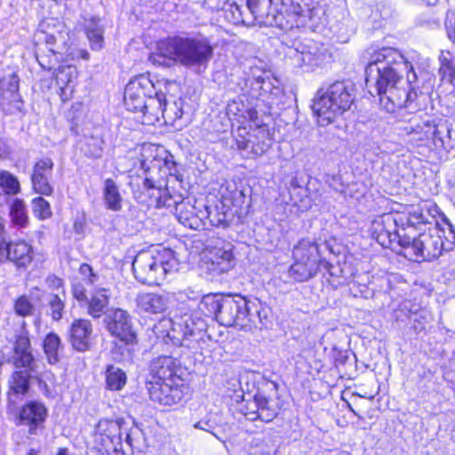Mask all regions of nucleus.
I'll return each mask as SVG.
<instances>
[{
    "instance_id": "c756f323",
    "label": "nucleus",
    "mask_w": 455,
    "mask_h": 455,
    "mask_svg": "<svg viewBox=\"0 0 455 455\" xmlns=\"http://www.w3.org/2000/svg\"><path fill=\"white\" fill-rule=\"evenodd\" d=\"M19 77L16 74L12 73L0 79V96L10 102H20Z\"/></svg>"
},
{
    "instance_id": "4d7b16f0",
    "label": "nucleus",
    "mask_w": 455,
    "mask_h": 455,
    "mask_svg": "<svg viewBox=\"0 0 455 455\" xmlns=\"http://www.w3.org/2000/svg\"><path fill=\"white\" fill-rule=\"evenodd\" d=\"M448 198L450 202L453 204L455 207V180L451 182H450L448 187Z\"/></svg>"
},
{
    "instance_id": "b1692460",
    "label": "nucleus",
    "mask_w": 455,
    "mask_h": 455,
    "mask_svg": "<svg viewBox=\"0 0 455 455\" xmlns=\"http://www.w3.org/2000/svg\"><path fill=\"white\" fill-rule=\"evenodd\" d=\"M63 297L59 294L40 293V290L35 288L30 296V315L36 311L40 312L45 307L46 302L50 307V315L53 321H60L62 318L65 308V301Z\"/></svg>"
},
{
    "instance_id": "4c0bfd02",
    "label": "nucleus",
    "mask_w": 455,
    "mask_h": 455,
    "mask_svg": "<svg viewBox=\"0 0 455 455\" xmlns=\"http://www.w3.org/2000/svg\"><path fill=\"white\" fill-rule=\"evenodd\" d=\"M0 188L8 196L17 195L20 190L18 179L8 171H0Z\"/></svg>"
},
{
    "instance_id": "a211bd4d",
    "label": "nucleus",
    "mask_w": 455,
    "mask_h": 455,
    "mask_svg": "<svg viewBox=\"0 0 455 455\" xmlns=\"http://www.w3.org/2000/svg\"><path fill=\"white\" fill-rule=\"evenodd\" d=\"M208 252L205 263L209 270L222 274L228 272L235 265V247L225 239L219 238L214 244L205 247Z\"/></svg>"
},
{
    "instance_id": "6e6552de",
    "label": "nucleus",
    "mask_w": 455,
    "mask_h": 455,
    "mask_svg": "<svg viewBox=\"0 0 455 455\" xmlns=\"http://www.w3.org/2000/svg\"><path fill=\"white\" fill-rule=\"evenodd\" d=\"M177 259L169 248L140 251L132 263L133 275L141 283L154 285L170 272L176 269Z\"/></svg>"
},
{
    "instance_id": "473e14b6",
    "label": "nucleus",
    "mask_w": 455,
    "mask_h": 455,
    "mask_svg": "<svg viewBox=\"0 0 455 455\" xmlns=\"http://www.w3.org/2000/svg\"><path fill=\"white\" fill-rule=\"evenodd\" d=\"M438 73L442 82L453 84L455 80V56L450 52H442L439 56Z\"/></svg>"
},
{
    "instance_id": "5fc2aeb1",
    "label": "nucleus",
    "mask_w": 455,
    "mask_h": 455,
    "mask_svg": "<svg viewBox=\"0 0 455 455\" xmlns=\"http://www.w3.org/2000/svg\"><path fill=\"white\" fill-rule=\"evenodd\" d=\"M28 407V402L25 403L21 410L19 411L15 415V421L17 425H26L28 421V414L27 413V408Z\"/></svg>"
},
{
    "instance_id": "ea45409f",
    "label": "nucleus",
    "mask_w": 455,
    "mask_h": 455,
    "mask_svg": "<svg viewBox=\"0 0 455 455\" xmlns=\"http://www.w3.org/2000/svg\"><path fill=\"white\" fill-rule=\"evenodd\" d=\"M50 177L51 176H42L39 172L32 173L30 180L34 192L43 196H51L53 192V188L49 182Z\"/></svg>"
},
{
    "instance_id": "58836bf2",
    "label": "nucleus",
    "mask_w": 455,
    "mask_h": 455,
    "mask_svg": "<svg viewBox=\"0 0 455 455\" xmlns=\"http://www.w3.org/2000/svg\"><path fill=\"white\" fill-rule=\"evenodd\" d=\"M10 216L12 221L20 227H25L28 221L26 204L23 200L14 199L11 204Z\"/></svg>"
},
{
    "instance_id": "4468645a",
    "label": "nucleus",
    "mask_w": 455,
    "mask_h": 455,
    "mask_svg": "<svg viewBox=\"0 0 455 455\" xmlns=\"http://www.w3.org/2000/svg\"><path fill=\"white\" fill-rule=\"evenodd\" d=\"M71 293L81 306L86 307L87 314L92 318L98 319L106 314L109 304L108 291L106 288L96 287L88 296L85 287L81 283H76L71 286Z\"/></svg>"
},
{
    "instance_id": "774afa93",
    "label": "nucleus",
    "mask_w": 455,
    "mask_h": 455,
    "mask_svg": "<svg viewBox=\"0 0 455 455\" xmlns=\"http://www.w3.org/2000/svg\"><path fill=\"white\" fill-rule=\"evenodd\" d=\"M34 323H35V326H36V328L37 331H39V329H40V321H39L38 319H36V320H35V322H34Z\"/></svg>"
},
{
    "instance_id": "69168bd1",
    "label": "nucleus",
    "mask_w": 455,
    "mask_h": 455,
    "mask_svg": "<svg viewBox=\"0 0 455 455\" xmlns=\"http://www.w3.org/2000/svg\"><path fill=\"white\" fill-rule=\"evenodd\" d=\"M79 56L82 59L86 60H88L90 59V54L87 52V50H81L80 52H79Z\"/></svg>"
},
{
    "instance_id": "6ab92c4d",
    "label": "nucleus",
    "mask_w": 455,
    "mask_h": 455,
    "mask_svg": "<svg viewBox=\"0 0 455 455\" xmlns=\"http://www.w3.org/2000/svg\"><path fill=\"white\" fill-rule=\"evenodd\" d=\"M249 315L248 300L237 295L224 299L219 323L227 327H243Z\"/></svg>"
},
{
    "instance_id": "7c9ffc66",
    "label": "nucleus",
    "mask_w": 455,
    "mask_h": 455,
    "mask_svg": "<svg viewBox=\"0 0 455 455\" xmlns=\"http://www.w3.org/2000/svg\"><path fill=\"white\" fill-rule=\"evenodd\" d=\"M43 350L46 360L50 364H55L60 361L59 350L61 347L60 336L52 331L45 335L43 339Z\"/></svg>"
},
{
    "instance_id": "f03ea898",
    "label": "nucleus",
    "mask_w": 455,
    "mask_h": 455,
    "mask_svg": "<svg viewBox=\"0 0 455 455\" xmlns=\"http://www.w3.org/2000/svg\"><path fill=\"white\" fill-rule=\"evenodd\" d=\"M441 216L444 218L434 202L401 205V210H390L372 220L371 236L384 248H392L394 243L399 247L408 246L411 238L425 231Z\"/></svg>"
},
{
    "instance_id": "c9c22d12",
    "label": "nucleus",
    "mask_w": 455,
    "mask_h": 455,
    "mask_svg": "<svg viewBox=\"0 0 455 455\" xmlns=\"http://www.w3.org/2000/svg\"><path fill=\"white\" fill-rule=\"evenodd\" d=\"M84 33L86 36L90 48L92 51L98 52L104 48V28L101 26H86L84 28Z\"/></svg>"
},
{
    "instance_id": "8fccbe9b",
    "label": "nucleus",
    "mask_w": 455,
    "mask_h": 455,
    "mask_svg": "<svg viewBox=\"0 0 455 455\" xmlns=\"http://www.w3.org/2000/svg\"><path fill=\"white\" fill-rule=\"evenodd\" d=\"M331 361L334 367L339 368L344 365L347 360V355L345 351L333 347L331 350Z\"/></svg>"
},
{
    "instance_id": "37998d69",
    "label": "nucleus",
    "mask_w": 455,
    "mask_h": 455,
    "mask_svg": "<svg viewBox=\"0 0 455 455\" xmlns=\"http://www.w3.org/2000/svg\"><path fill=\"white\" fill-rule=\"evenodd\" d=\"M36 380L41 392L44 395H50L52 391L47 382L53 386L55 383L54 375L51 371H46L42 376L36 377Z\"/></svg>"
},
{
    "instance_id": "3c124183",
    "label": "nucleus",
    "mask_w": 455,
    "mask_h": 455,
    "mask_svg": "<svg viewBox=\"0 0 455 455\" xmlns=\"http://www.w3.org/2000/svg\"><path fill=\"white\" fill-rule=\"evenodd\" d=\"M164 165L169 170V176L173 177L176 180L182 182L183 181V175L180 172L178 164L173 160H164Z\"/></svg>"
},
{
    "instance_id": "f8f14e48",
    "label": "nucleus",
    "mask_w": 455,
    "mask_h": 455,
    "mask_svg": "<svg viewBox=\"0 0 455 455\" xmlns=\"http://www.w3.org/2000/svg\"><path fill=\"white\" fill-rule=\"evenodd\" d=\"M124 418L101 419L97 425L94 434L93 450L95 452H106L115 451L122 447L123 436L130 441V434L125 427Z\"/></svg>"
},
{
    "instance_id": "dca6fc26",
    "label": "nucleus",
    "mask_w": 455,
    "mask_h": 455,
    "mask_svg": "<svg viewBox=\"0 0 455 455\" xmlns=\"http://www.w3.org/2000/svg\"><path fill=\"white\" fill-rule=\"evenodd\" d=\"M227 114L232 122L237 124L239 131L244 130L248 125H253L255 129L269 132V125L263 122V118L271 114L259 115L255 107L247 106L243 100H231L228 105Z\"/></svg>"
},
{
    "instance_id": "7ed1b4c3",
    "label": "nucleus",
    "mask_w": 455,
    "mask_h": 455,
    "mask_svg": "<svg viewBox=\"0 0 455 455\" xmlns=\"http://www.w3.org/2000/svg\"><path fill=\"white\" fill-rule=\"evenodd\" d=\"M213 52V45L204 36L175 35L157 40L149 60L164 67H172L176 63L185 67L206 66Z\"/></svg>"
},
{
    "instance_id": "bf43d9fd",
    "label": "nucleus",
    "mask_w": 455,
    "mask_h": 455,
    "mask_svg": "<svg viewBox=\"0 0 455 455\" xmlns=\"http://www.w3.org/2000/svg\"><path fill=\"white\" fill-rule=\"evenodd\" d=\"M97 455H125L124 451L122 450V447L119 449H116L115 451H106V452H97Z\"/></svg>"
},
{
    "instance_id": "c85d7f7f",
    "label": "nucleus",
    "mask_w": 455,
    "mask_h": 455,
    "mask_svg": "<svg viewBox=\"0 0 455 455\" xmlns=\"http://www.w3.org/2000/svg\"><path fill=\"white\" fill-rule=\"evenodd\" d=\"M48 410L39 402H30V435L42 432L45 428Z\"/></svg>"
},
{
    "instance_id": "4be33fe9",
    "label": "nucleus",
    "mask_w": 455,
    "mask_h": 455,
    "mask_svg": "<svg viewBox=\"0 0 455 455\" xmlns=\"http://www.w3.org/2000/svg\"><path fill=\"white\" fill-rule=\"evenodd\" d=\"M107 329L114 338L125 347H134L138 344V337L133 330L128 313L116 309L107 323Z\"/></svg>"
},
{
    "instance_id": "de8ad7c7",
    "label": "nucleus",
    "mask_w": 455,
    "mask_h": 455,
    "mask_svg": "<svg viewBox=\"0 0 455 455\" xmlns=\"http://www.w3.org/2000/svg\"><path fill=\"white\" fill-rule=\"evenodd\" d=\"M208 218L214 227L228 228L229 226V220L227 218L224 212H217L214 215L212 212L208 213Z\"/></svg>"
},
{
    "instance_id": "5701e85b",
    "label": "nucleus",
    "mask_w": 455,
    "mask_h": 455,
    "mask_svg": "<svg viewBox=\"0 0 455 455\" xmlns=\"http://www.w3.org/2000/svg\"><path fill=\"white\" fill-rule=\"evenodd\" d=\"M68 339L74 350L80 353L91 350L93 344V325L91 320L74 319L68 327Z\"/></svg>"
},
{
    "instance_id": "13d9d810",
    "label": "nucleus",
    "mask_w": 455,
    "mask_h": 455,
    "mask_svg": "<svg viewBox=\"0 0 455 455\" xmlns=\"http://www.w3.org/2000/svg\"><path fill=\"white\" fill-rule=\"evenodd\" d=\"M251 85H257L259 90L262 89V85L265 83V78L262 76H254L250 80Z\"/></svg>"
},
{
    "instance_id": "9d476101",
    "label": "nucleus",
    "mask_w": 455,
    "mask_h": 455,
    "mask_svg": "<svg viewBox=\"0 0 455 455\" xmlns=\"http://www.w3.org/2000/svg\"><path fill=\"white\" fill-rule=\"evenodd\" d=\"M145 387L148 399L167 411L175 410L186 402L190 395V385L185 377L145 383Z\"/></svg>"
},
{
    "instance_id": "aec40b11",
    "label": "nucleus",
    "mask_w": 455,
    "mask_h": 455,
    "mask_svg": "<svg viewBox=\"0 0 455 455\" xmlns=\"http://www.w3.org/2000/svg\"><path fill=\"white\" fill-rule=\"evenodd\" d=\"M274 5L278 6L275 15V22L280 29L291 31L301 26V17L304 9L300 4L301 0H269Z\"/></svg>"
},
{
    "instance_id": "a18cd8bd",
    "label": "nucleus",
    "mask_w": 455,
    "mask_h": 455,
    "mask_svg": "<svg viewBox=\"0 0 455 455\" xmlns=\"http://www.w3.org/2000/svg\"><path fill=\"white\" fill-rule=\"evenodd\" d=\"M53 169V163L50 158H44L37 161L33 168V173L39 172L42 176H51Z\"/></svg>"
},
{
    "instance_id": "f257e3e1",
    "label": "nucleus",
    "mask_w": 455,
    "mask_h": 455,
    "mask_svg": "<svg viewBox=\"0 0 455 455\" xmlns=\"http://www.w3.org/2000/svg\"><path fill=\"white\" fill-rule=\"evenodd\" d=\"M366 53V81L371 68L377 66L375 87L379 103L387 111L393 113L402 108L419 109V105L416 102L419 95L411 86L417 80L411 62L400 51L388 46L370 48Z\"/></svg>"
},
{
    "instance_id": "bb28decb",
    "label": "nucleus",
    "mask_w": 455,
    "mask_h": 455,
    "mask_svg": "<svg viewBox=\"0 0 455 455\" xmlns=\"http://www.w3.org/2000/svg\"><path fill=\"white\" fill-rule=\"evenodd\" d=\"M223 300L224 298L221 293L205 294L198 304V310L203 316L219 321Z\"/></svg>"
},
{
    "instance_id": "39448f33",
    "label": "nucleus",
    "mask_w": 455,
    "mask_h": 455,
    "mask_svg": "<svg viewBox=\"0 0 455 455\" xmlns=\"http://www.w3.org/2000/svg\"><path fill=\"white\" fill-rule=\"evenodd\" d=\"M355 100V89L344 80H337L317 90L312 109L323 125L334 123L347 112Z\"/></svg>"
},
{
    "instance_id": "20e7f679",
    "label": "nucleus",
    "mask_w": 455,
    "mask_h": 455,
    "mask_svg": "<svg viewBox=\"0 0 455 455\" xmlns=\"http://www.w3.org/2000/svg\"><path fill=\"white\" fill-rule=\"evenodd\" d=\"M154 83L145 75H139L131 79L124 89V105L130 112L140 113L142 123L153 124L164 117L167 99L163 92L154 95Z\"/></svg>"
},
{
    "instance_id": "e2e57ef3",
    "label": "nucleus",
    "mask_w": 455,
    "mask_h": 455,
    "mask_svg": "<svg viewBox=\"0 0 455 455\" xmlns=\"http://www.w3.org/2000/svg\"><path fill=\"white\" fill-rule=\"evenodd\" d=\"M45 42L46 44L52 45L56 43V38L53 35H47L45 36Z\"/></svg>"
},
{
    "instance_id": "09e8293b",
    "label": "nucleus",
    "mask_w": 455,
    "mask_h": 455,
    "mask_svg": "<svg viewBox=\"0 0 455 455\" xmlns=\"http://www.w3.org/2000/svg\"><path fill=\"white\" fill-rule=\"evenodd\" d=\"M15 313L20 316H26L28 315V298L25 295L20 297L14 304Z\"/></svg>"
},
{
    "instance_id": "052dcab7",
    "label": "nucleus",
    "mask_w": 455,
    "mask_h": 455,
    "mask_svg": "<svg viewBox=\"0 0 455 455\" xmlns=\"http://www.w3.org/2000/svg\"><path fill=\"white\" fill-rule=\"evenodd\" d=\"M7 233L5 230L4 220L0 217V238H7Z\"/></svg>"
},
{
    "instance_id": "72a5a7b5",
    "label": "nucleus",
    "mask_w": 455,
    "mask_h": 455,
    "mask_svg": "<svg viewBox=\"0 0 455 455\" xmlns=\"http://www.w3.org/2000/svg\"><path fill=\"white\" fill-rule=\"evenodd\" d=\"M35 56L41 68L44 70L53 71L59 66V53L51 48L44 50L36 44Z\"/></svg>"
},
{
    "instance_id": "9b49d317",
    "label": "nucleus",
    "mask_w": 455,
    "mask_h": 455,
    "mask_svg": "<svg viewBox=\"0 0 455 455\" xmlns=\"http://www.w3.org/2000/svg\"><path fill=\"white\" fill-rule=\"evenodd\" d=\"M10 362L16 369L11 382L12 392L9 395L10 403L14 404L19 395H24L28 390V337L27 335L21 334L18 337Z\"/></svg>"
},
{
    "instance_id": "a19ab883",
    "label": "nucleus",
    "mask_w": 455,
    "mask_h": 455,
    "mask_svg": "<svg viewBox=\"0 0 455 455\" xmlns=\"http://www.w3.org/2000/svg\"><path fill=\"white\" fill-rule=\"evenodd\" d=\"M33 213L40 220L50 219L52 215L51 205L47 200L38 196L31 201Z\"/></svg>"
},
{
    "instance_id": "6e6d98bb",
    "label": "nucleus",
    "mask_w": 455,
    "mask_h": 455,
    "mask_svg": "<svg viewBox=\"0 0 455 455\" xmlns=\"http://www.w3.org/2000/svg\"><path fill=\"white\" fill-rule=\"evenodd\" d=\"M9 239L0 238V264L8 259L10 251H8Z\"/></svg>"
},
{
    "instance_id": "338daca9",
    "label": "nucleus",
    "mask_w": 455,
    "mask_h": 455,
    "mask_svg": "<svg viewBox=\"0 0 455 455\" xmlns=\"http://www.w3.org/2000/svg\"><path fill=\"white\" fill-rule=\"evenodd\" d=\"M13 438L14 440L17 442L18 445H20V442L19 440L20 438V434L19 433H15L14 435H13Z\"/></svg>"
},
{
    "instance_id": "423d86ee",
    "label": "nucleus",
    "mask_w": 455,
    "mask_h": 455,
    "mask_svg": "<svg viewBox=\"0 0 455 455\" xmlns=\"http://www.w3.org/2000/svg\"><path fill=\"white\" fill-rule=\"evenodd\" d=\"M292 262L288 276L295 283H305L323 271L329 272L331 263L323 255L320 245L309 239H300L291 250Z\"/></svg>"
},
{
    "instance_id": "f3484780",
    "label": "nucleus",
    "mask_w": 455,
    "mask_h": 455,
    "mask_svg": "<svg viewBox=\"0 0 455 455\" xmlns=\"http://www.w3.org/2000/svg\"><path fill=\"white\" fill-rule=\"evenodd\" d=\"M256 397L259 420L264 423L272 422L279 415L283 407L276 384L263 381L257 388Z\"/></svg>"
},
{
    "instance_id": "1a4fd4ad",
    "label": "nucleus",
    "mask_w": 455,
    "mask_h": 455,
    "mask_svg": "<svg viewBox=\"0 0 455 455\" xmlns=\"http://www.w3.org/2000/svg\"><path fill=\"white\" fill-rule=\"evenodd\" d=\"M442 232L436 229L420 232L411 239L408 246H400L398 253L409 260L419 262L437 259L443 251L451 249V243H446L443 240Z\"/></svg>"
},
{
    "instance_id": "2eb2a0df",
    "label": "nucleus",
    "mask_w": 455,
    "mask_h": 455,
    "mask_svg": "<svg viewBox=\"0 0 455 455\" xmlns=\"http://www.w3.org/2000/svg\"><path fill=\"white\" fill-rule=\"evenodd\" d=\"M183 377L184 367L179 357L172 355H159L149 361L145 383L170 380Z\"/></svg>"
},
{
    "instance_id": "2f4dec72",
    "label": "nucleus",
    "mask_w": 455,
    "mask_h": 455,
    "mask_svg": "<svg viewBox=\"0 0 455 455\" xmlns=\"http://www.w3.org/2000/svg\"><path fill=\"white\" fill-rule=\"evenodd\" d=\"M235 410L248 420H259V406L256 393L252 395V397L247 399L243 395L240 400H236Z\"/></svg>"
},
{
    "instance_id": "603ef678",
    "label": "nucleus",
    "mask_w": 455,
    "mask_h": 455,
    "mask_svg": "<svg viewBox=\"0 0 455 455\" xmlns=\"http://www.w3.org/2000/svg\"><path fill=\"white\" fill-rule=\"evenodd\" d=\"M46 281L51 289L61 290L62 297L65 298L64 281L60 277L51 275Z\"/></svg>"
},
{
    "instance_id": "c03bdc74",
    "label": "nucleus",
    "mask_w": 455,
    "mask_h": 455,
    "mask_svg": "<svg viewBox=\"0 0 455 455\" xmlns=\"http://www.w3.org/2000/svg\"><path fill=\"white\" fill-rule=\"evenodd\" d=\"M235 145L237 150L244 151L246 150L251 143L250 140V131L247 130V127L244 130L239 131L237 129V133L234 137Z\"/></svg>"
},
{
    "instance_id": "a878e982",
    "label": "nucleus",
    "mask_w": 455,
    "mask_h": 455,
    "mask_svg": "<svg viewBox=\"0 0 455 455\" xmlns=\"http://www.w3.org/2000/svg\"><path fill=\"white\" fill-rule=\"evenodd\" d=\"M102 196L105 208L112 212H119L123 208V197L117 183L108 178L104 180Z\"/></svg>"
},
{
    "instance_id": "0e129e2a",
    "label": "nucleus",
    "mask_w": 455,
    "mask_h": 455,
    "mask_svg": "<svg viewBox=\"0 0 455 455\" xmlns=\"http://www.w3.org/2000/svg\"><path fill=\"white\" fill-rule=\"evenodd\" d=\"M56 455H73L69 453V451L67 447H61L58 449Z\"/></svg>"
},
{
    "instance_id": "864d4df0",
    "label": "nucleus",
    "mask_w": 455,
    "mask_h": 455,
    "mask_svg": "<svg viewBox=\"0 0 455 455\" xmlns=\"http://www.w3.org/2000/svg\"><path fill=\"white\" fill-rule=\"evenodd\" d=\"M246 4L255 19L263 17V12L259 6V0H246Z\"/></svg>"
},
{
    "instance_id": "412c9836",
    "label": "nucleus",
    "mask_w": 455,
    "mask_h": 455,
    "mask_svg": "<svg viewBox=\"0 0 455 455\" xmlns=\"http://www.w3.org/2000/svg\"><path fill=\"white\" fill-rule=\"evenodd\" d=\"M53 76L48 87L54 88L60 95L62 102H67L73 98L78 72L76 67L72 64H60L53 70Z\"/></svg>"
},
{
    "instance_id": "393cba45",
    "label": "nucleus",
    "mask_w": 455,
    "mask_h": 455,
    "mask_svg": "<svg viewBox=\"0 0 455 455\" xmlns=\"http://www.w3.org/2000/svg\"><path fill=\"white\" fill-rule=\"evenodd\" d=\"M138 310L141 313L157 315L165 311L166 303L163 295L146 292L136 299Z\"/></svg>"
},
{
    "instance_id": "680f3d73",
    "label": "nucleus",
    "mask_w": 455,
    "mask_h": 455,
    "mask_svg": "<svg viewBox=\"0 0 455 455\" xmlns=\"http://www.w3.org/2000/svg\"><path fill=\"white\" fill-rule=\"evenodd\" d=\"M251 151L255 156H261L266 151V148L257 145L256 148L254 146L252 147Z\"/></svg>"
},
{
    "instance_id": "49530a36",
    "label": "nucleus",
    "mask_w": 455,
    "mask_h": 455,
    "mask_svg": "<svg viewBox=\"0 0 455 455\" xmlns=\"http://www.w3.org/2000/svg\"><path fill=\"white\" fill-rule=\"evenodd\" d=\"M78 271L87 284H93L98 280L97 274L88 263H82Z\"/></svg>"
},
{
    "instance_id": "0eeeda50",
    "label": "nucleus",
    "mask_w": 455,
    "mask_h": 455,
    "mask_svg": "<svg viewBox=\"0 0 455 455\" xmlns=\"http://www.w3.org/2000/svg\"><path fill=\"white\" fill-rule=\"evenodd\" d=\"M400 136L414 152L424 156H435L445 150L443 132L435 119L412 123L400 128Z\"/></svg>"
},
{
    "instance_id": "f704fd0d",
    "label": "nucleus",
    "mask_w": 455,
    "mask_h": 455,
    "mask_svg": "<svg viewBox=\"0 0 455 455\" xmlns=\"http://www.w3.org/2000/svg\"><path fill=\"white\" fill-rule=\"evenodd\" d=\"M8 259L13 261L18 267L26 268L28 264V245L25 242L12 243L9 241Z\"/></svg>"
},
{
    "instance_id": "cd10ccee",
    "label": "nucleus",
    "mask_w": 455,
    "mask_h": 455,
    "mask_svg": "<svg viewBox=\"0 0 455 455\" xmlns=\"http://www.w3.org/2000/svg\"><path fill=\"white\" fill-rule=\"evenodd\" d=\"M104 376L105 388L108 391H121L127 384L126 372L114 364L106 365Z\"/></svg>"
},
{
    "instance_id": "79ce46f5",
    "label": "nucleus",
    "mask_w": 455,
    "mask_h": 455,
    "mask_svg": "<svg viewBox=\"0 0 455 455\" xmlns=\"http://www.w3.org/2000/svg\"><path fill=\"white\" fill-rule=\"evenodd\" d=\"M444 28L449 40L455 44V7L446 12Z\"/></svg>"
},
{
    "instance_id": "e433bc0d",
    "label": "nucleus",
    "mask_w": 455,
    "mask_h": 455,
    "mask_svg": "<svg viewBox=\"0 0 455 455\" xmlns=\"http://www.w3.org/2000/svg\"><path fill=\"white\" fill-rule=\"evenodd\" d=\"M175 214L178 220L189 228H193V220L196 218L195 207L188 201H181L176 204Z\"/></svg>"
},
{
    "instance_id": "ddd939ff",
    "label": "nucleus",
    "mask_w": 455,
    "mask_h": 455,
    "mask_svg": "<svg viewBox=\"0 0 455 455\" xmlns=\"http://www.w3.org/2000/svg\"><path fill=\"white\" fill-rule=\"evenodd\" d=\"M155 151L153 145H143L139 153L132 157L129 182L131 187H140V180L143 190L149 192L158 188L157 180L153 175Z\"/></svg>"
}]
</instances>
